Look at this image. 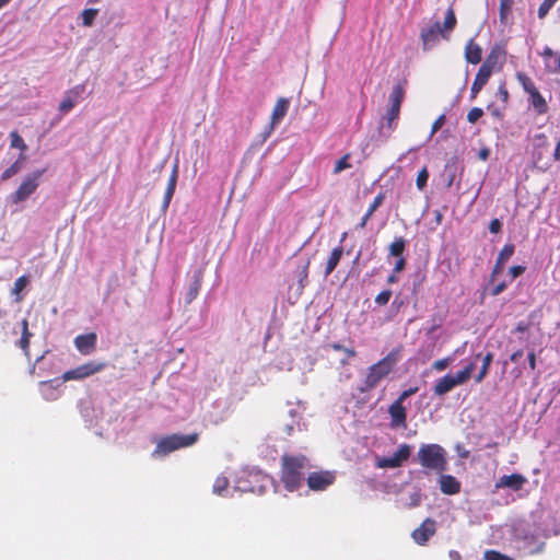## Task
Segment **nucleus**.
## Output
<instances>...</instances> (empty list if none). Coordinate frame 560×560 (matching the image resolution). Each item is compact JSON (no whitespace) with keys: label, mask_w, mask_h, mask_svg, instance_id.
<instances>
[{"label":"nucleus","mask_w":560,"mask_h":560,"mask_svg":"<svg viewBox=\"0 0 560 560\" xmlns=\"http://www.w3.org/2000/svg\"><path fill=\"white\" fill-rule=\"evenodd\" d=\"M308 467V459L304 455H283L281 457V482L288 491L301 488L304 481V469Z\"/></svg>","instance_id":"1"},{"label":"nucleus","mask_w":560,"mask_h":560,"mask_svg":"<svg viewBox=\"0 0 560 560\" xmlns=\"http://www.w3.org/2000/svg\"><path fill=\"white\" fill-rule=\"evenodd\" d=\"M400 354L401 346L394 348L384 358L372 364L368 369L361 392L375 388L385 377H387L400 360Z\"/></svg>","instance_id":"2"},{"label":"nucleus","mask_w":560,"mask_h":560,"mask_svg":"<svg viewBox=\"0 0 560 560\" xmlns=\"http://www.w3.org/2000/svg\"><path fill=\"white\" fill-rule=\"evenodd\" d=\"M417 460L422 468L436 474H442L447 469V453L440 444H421L417 453Z\"/></svg>","instance_id":"3"},{"label":"nucleus","mask_w":560,"mask_h":560,"mask_svg":"<svg viewBox=\"0 0 560 560\" xmlns=\"http://www.w3.org/2000/svg\"><path fill=\"white\" fill-rule=\"evenodd\" d=\"M199 439L198 433L191 434H171L162 438L152 452L153 457H162L179 448L194 445Z\"/></svg>","instance_id":"4"},{"label":"nucleus","mask_w":560,"mask_h":560,"mask_svg":"<svg viewBox=\"0 0 560 560\" xmlns=\"http://www.w3.org/2000/svg\"><path fill=\"white\" fill-rule=\"evenodd\" d=\"M515 78L528 95V103L537 115H545L549 110L546 98L540 94L534 80L523 71H517Z\"/></svg>","instance_id":"5"},{"label":"nucleus","mask_w":560,"mask_h":560,"mask_svg":"<svg viewBox=\"0 0 560 560\" xmlns=\"http://www.w3.org/2000/svg\"><path fill=\"white\" fill-rule=\"evenodd\" d=\"M45 172L46 170L42 168L27 174L18 189L10 195V201L18 205L27 200L39 187L40 179Z\"/></svg>","instance_id":"6"},{"label":"nucleus","mask_w":560,"mask_h":560,"mask_svg":"<svg viewBox=\"0 0 560 560\" xmlns=\"http://www.w3.org/2000/svg\"><path fill=\"white\" fill-rule=\"evenodd\" d=\"M106 368V363L104 362H96V361H89L86 363H83L74 369L66 371L61 375L62 382H69V381H81L86 377H90L96 373H100Z\"/></svg>","instance_id":"7"},{"label":"nucleus","mask_w":560,"mask_h":560,"mask_svg":"<svg viewBox=\"0 0 560 560\" xmlns=\"http://www.w3.org/2000/svg\"><path fill=\"white\" fill-rule=\"evenodd\" d=\"M405 98V89L401 83H397L389 95V107L386 112L385 119L387 127L394 129V122L399 118L400 107Z\"/></svg>","instance_id":"8"},{"label":"nucleus","mask_w":560,"mask_h":560,"mask_svg":"<svg viewBox=\"0 0 560 560\" xmlns=\"http://www.w3.org/2000/svg\"><path fill=\"white\" fill-rule=\"evenodd\" d=\"M336 480V475L329 470H319L311 472L306 478V483L312 491H325Z\"/></svg>","instance_id":"9"},{"label":"nucleus","mask_w":560,"mask_h":560,"mask_svg":"<svg viewBox=\"0 0 560 560\" xmlns=\"http://www.w3.org/2000/svg\"><path fill=\"white\" fill-rule=\"evenodd\" d=\"M440 36L448 39V35L443 33L439 22H435L429 27L422 28L420 33V38L422 42L423 50H429L433 46H435L440 40Z\"/></svg>","instance_id":"10"},{"label":"nucleus","mask_w":560,"mask_h":560,"mask_svg":"<svg viewBox=\"0 0 560 560\" xmlns=\"http://www.w3.org/2000/svg\"><path fill=\"white\" fill-rule=\"evenodd\" d=\"M435 532L436 522L433 518L428 517L411 533V537L416 544L423 546L432 536H434Z\"/></svg>","instance_id":"11"},{"label":"nucleus","mask_w":560,"mask_h":560,"mask_svg":"<svg viewBox=\"0 0 560 560\" xmlns=\"http://www.w3.org/2000/svg\"><path fill=\"white\" fill-rule=\"evenodd\" d=\"M505 55L506 52L501 46L494 45L490 49L481 67L489 69L492 72H498L502 69L505 62Z\"/></svg>","instance_id":"12"},{"label":"nucleus","mask_w":560,"mask_h":560,"mask_svg":"<svg viewBox=\"0 0 560 560\" xmlns=\"http://www.w3.org/2000/svg\"><path fill=\"white\" fill-rule=\"evenodd\" d=\"M85 91L84 84H78L65 93L62 101L59 104V110L63 114L69 113L81 98Z\"/></svg>","instance_id":"13"},{"label":"nucleus","mask_w":560,"mask_h":560,"mask_svg":"<svg viewBox=\"0 0 560 560\" xmlns=\"http://www.w3.org/2000/svg\"><path fill=\"white\" fill-rule=\"evenodd\" d=\"M97 336L95 332L79 335L74 338V346L81 354H90L95 350Z\"/></svg>","instance_id":"14"},{"label":"nucleus","mask_w":560,"mask_h":560,"mask_svg":"<svg viewBox=\"0 0 560 560\" xmlns=\"http://www.w3.org/2000/svg\"><path fill=\"white\" fill-rule=\"evenodd\" d=\"M388 413L390 417L392 428H405L407 421V411L404 405L399 401H394L389 408Z\"/></svg>","instance_id":"15"},{"label":"nucleus","mask_w":560,"mask_h":560,"mask_svg":"<svg viewBox=\"0 0 560 560\" xmlns=\"http://www.w3.org/2000/svg\"><path fill=\"white\" fill-rule=\"evenodd\" d=\"M439 475V486L442 493L447 495H455L460 492L462 483L456 477L452 475H445L443 472Z\"/></svg>","instance_id":"16"},{"label":"nucleus","mask_w":560,"mask_h":560,"mask_svg":"<svg viewBox=\"0 0 560 560\" xmlns=\"http://www.w3.org/2000/svg\"><path fill=\"white\" fill-rule=\"evenodd\" d=\"M515 247L513 244H505L500 250L494 267L490 275V281H494L495 278L503 271L504 262L509 260L514 254Z\"/></svg>","instance_id":"17"},{"label":"nucleus","mask_w":560,"mask_h":560,"mask_svg":"<svg viewBox=\"0 0 560 560\" xmlns=\"http://www.w3.org/2000/svg\"><path fill=\"white\" fill-rule=\"evenodd\" d=\"M526 482V478L521 474L504 475L497 483V488H511L515 491L521 490Z\"/></svg>","instance_id":"18"},{"label":"nucleus","mask_w":560,"mask_h":560,"mask_svg":"<svg viewBox=\"0 0 560 560\" xmlns=\"http://www.w3.org/2000/svg\"><path fill=\"white\" fill-rule=\"evenodd\" d=\"M465 60L471 65H478L482 60V48L472 38L465 46Z\"/></svg>","instance_id":"19"},{"label":"nucleus","mask_w":560,"mask_h":560,"mask_svg":"<svg viewBox=\"0 0 560 560\" xmlns=\"http://www.w3.org/2000/svg\"><path fill=\"white\" fill-rule=\"evenodd\" d=\"M32 337L33 334L28 329V320L26 318H23L21 320V338L18 341L16 346L21 348V350L28 359L31 357L30 342Z\"/></svg>","instance_id":"20"},{"label":"nucleus","mask_w":560,"mask_h":560,"mask_svg":"<svg viewBox=\"0 0 560 560\" xmlns=\"http://www.w3.org/2000/svg\"><path fill=\"white\" fill-rule=\"evenodd\" d=\"M290 106V102L285 97H280L277 100L276 105L272 109L271 114V126L278 125L287 115Z\"/></svg>","instance_id":"21"},{"label":"nucleus","mask_w":560,"mask_h":560,"mask_svg":"<svg viewBox=\"0 0 560 560\" xmlns=\"http://www.w3.org/2000/svg\"><path fill=\"white\" fill-rule=\"evenodd\" d=\"M454 387H456V384L453 381V374L448 373L438 380L435 385L433 386V393L435 396H444L445 394L450 393Z\"/></svg>","instance_id":"22"},{"label":"nucleus","mask_w":560,"mask_h":560,"mask_svg":"<svg viewBox=\"0 0 560 560\" xmlns=\"http://www.w3.org/2000/svg\"><path fill=\"white\" fill-rule=\"evenodd\" d=\"M342 255H343L342 246H337L331 250V253L327 259L326 267H325V276H329L336 269Z\"/></svg>","instance_id":"23"},{"label":"nucleus","mask_w":560,"mask_h":560,"mask_svg":"<svg viewBox=\"0 0 560 560\" xmlns=\"http://www.w3.org/2000/svg\"><path fill=\"white\" fill-rule=\"evenodd\" d=\"M475 368L476 363L469 362L463 370L458 371L455 375H453V381L456 384V386L467 383L471 377Z\"/></svg>","instance_id":"24"},{"label":"nucleus","mask_w":560,"mask_h":560,"mask_svg":"<svg viewBox=\"0 0 560 560\" xmlns=\"http://www.w3.org/2000/svg\"><path fill=\"white\" fill-rule=\"evenodd\" d=\"M407 246V241L402 237H396L388 246V256L389 257H402L404 252Z\"/></svg>","instance_id":"25"},{"label":"nucleus","mask_w":560,"mask_h":560,"mask_svg":"<svg viewBox=\"0 0 560 560\" xmlns=\"http://www.w3.org/2000/svg\"><path fill=\"white\" fill-rule=\"evenodd\" d=\"M201 283H202V276H201V272L198 271L195 275L191 284L189 285V289H188V292L186 295L187 303L192 302L197 298V295L199 294L200 288H201Z\"/></svg>","instance_id":"26"},{"label":"nucleus","mask_w":560,"mask_h":560,"mask_svg":"<svg viewBox=\"0 0 560 560\" xmlns=\"http://www.w3.org/2000/svg\"><path fill=\"white\" fill-rule=\"evenodd\" d=\"M493 361V353L488 352L482 358V364L477 375H475V382L481 383L489 373L490 365Z\"/></svg>","instance_id":"27"},{"label":"nucleus","mask_w":560,"mask_h":560,"mask_svg":"<svg viewBox=\"0 0 560 560\" xmlns=\"http://www.w3.org/2000/svg\"><path fill=\"white\" fill-rule=\"evenodd\" d=\"M24 161L25 155L20 154L19 159L1 174V180L5 182L16 175L22 170Z\"/></svg>","instance_id":"28"},{"label":"nucleus","mask_w":560,"mask_h":560,"mask_svg":"<svg viewBox=\"0 0 560 560\" xmlns=\"http://www.w3.org/2000/svg\"><path fill=\"white\" fill-rule=\"evenodd\" d=\"M457 20L452 8H448L445 14L444 23L441 30L444 34L452 32L456 26Z\"/></svg>","instance_id":"29"},{"label":"nucleus","mask_w":560,"mask_h":560,"mask_svg":"<svg viewBox=\"0 0 560 560\" xmlns=\"http://www.w3.org/2000/svg\"><path fill=\"white\" fill-rule=\"evenodd\" d=\"M308 267H310V259H306L298 265L296 268V277L299 278V282L301 287H304V282L307 280L308 277Z\"/></svg>","instance_id":"30"},{"label":"nucleus","mask_w":560,"mask_h":560,"mask_svg":"<svg viewBox=\"0 0 560 560\" xmlns=\"http://www.w3.org/2000/svg\"><path fill=\"white\" fill-rule=\"evenodd\" d=\"M492 73L493 72L491 70L486 69V68L480 66V68L478 69V72H477L474 81L476 83L485 86L488 83V81H489L490 77L492 75Z\"/></svg>","instance_id":"31"},{"label":"nucleus","mask_w":560,"mask_h":560,"mask_svg":"<svg viewBox=\"0 0 560 560\" xmlns=\"http://www.w3.org/2000/svg\"><path fill=\"white\" fill-rule=\"evenodd\" d=\"M533 164L535 168L541 172H546L551 166L548 161H542L541 153L537 151H535L533 154Z\"/></svg>","instance_id":"32"},{"label":"nucleus","mask_w":560,"mask_h":560,"mask_svg":"<svg viewBox=\"0 0 560 560\" xmlns=\"http://www.w3.org/2000/svg\"><path fill=\"white\" fill-rule=\"evenodd\" d=\"M497 96L501 100L503 104V109H505L510 100V93L504 81L499 84Z\"/></svg>","instance_id":"33"},{"label":"nucleus","mask_w":560,"mask_h":560,"mask_svg":"<svg viewBox=\"0 0 560 560\" xmlns=\"http://www.w3.org/2000/svg\"><path fill=\"white\" fill-rule=\"evenodd\" d=\"M411 454V446L409 444H400L398 450L395 452V456L400 459V462H406Z\"/></svg>","instance_id":"34"},{"label":"nucleus","mask_w":560,"mask_h":560,"mask_svg":"<svg viewBox=\"0 0 560 560\" xmlns=\"http://www.w3.org/2000/svg\"><path fill=\"white\" fill-rule=\"evenodd\" d=\"M556 2L557 0H544L538 8V18L540 20L545 19Z\"/></svg>","instance_id":"35"},{"label":"nucleus","mask_w":560,"mask_h":560,"mask_svg":"<svg viewBox=\"0 0 560 560\" xmlns=\"http://www.w3.org/2000/svg\"><path fill=\"white\" fill-rule=\"evenodd\" d=\"M98 13L97 9H85L82 12V22L85 26H91Z\"/></svg>","instance_id":"36"},{"label":"nucleus","mask_w":560,"mask_h":560,"mask_svg":"<svg viewBox=\"0 0 560 560\" xmlns=\"http://www.w3.org/2000/svg\"><path fill=\"white\" fill-rule=\"evenodd\" d=\"M350 153L345 154L342 158H340L334 167V174H339L343 170L350 168L351 164L349 163Z\"/></svg>","instance_id":"37"},{"label":"nucleus","mask_w":560,"mask_h":560,"mask_svg":"<svg viewBox=\"0 0 560 560\" xmlns=\"http://www.w3.org/2000/svg\"><path fill=\"white\" fill-rule=\"evenodd\" d=\"M10 138H11V147L12 148H18L22 152L27 149L23 138L16 131H12L10 133Z\"/></svg>","instance_id":"38"},{"label":"nucleus","mask_w":560,"mask_h":560,"mask_svg":"<svg viewBox=\"0 0 560 560\" xmlns=\"http://www.w3.org/2000/svg\"><path fill=\"white\" fill-rule=\"evenodd\" d=\"M429 178L428 168L424 166L417 175L416 185L419 190H423L427 186V182Z\"/></svg>","instance_id":"39"},{"label":"nucleus","mask_w":560,"mask_h":560,"mask_svg":"<svg viewBox=\"0 0 560 560\" xmlns=\"http://www.w3.org/2000/svg\"><path fill=\"white\" fill-rule=\"evenodd\" d=\"M229 487V480L226 477L220 476L215 479L213 483V491L218 494H221Z\"/></svg>","instance_id":"40"},{"label":"nucleus","mask_w":560,"mask_h":560,"mask_svg":"<svg viewBox=\"0 0 560 560\" xmlns=\"http://www.w3.org/2000/svg\"><path fill=\"white\" fill-rule=\"evenodd\" d=\"M513 0H500V19L503 21L511 13Z\"/></svg>","instance_id":"41"},{"label":"nucleus","mask_w":560,"mask_h":560,"mask_svg":"<svg viewBox=\"0 0 560 560\" xmlns=\"http://www.w3.org/2000/svg\"><path fill=\"white\" fill-rule=\"evenodd\" d=\"M392 291L390 290H383L382 292H380L376 296H375V303L380 306H384L386 305L390 298H392Z\"/></svg>","instance_id":"42"},{"label":"nucleus","mask_w":560,"mask_h":560,"mask_svg":"<svg viewBox=\"0 0 560 560\" xmlns=\"http://www.w3.org/2000/svg\"><path fill=\"white\" fill-rule=\"evenodd\" d=\"M483 115V110L480 107H472L467 114V120L470 124L477 122Z\"/></svg>","instance_id":"43"},{"label":"nucleus","mask_w":560,"mask_h":560,"mask_svg":"<svg viewBox=\"0 0 560 560\" xmlns=\"http://www.w3.org/2000/svg\"><path fill=\"white\" fill-rule=\"evenodd\" d=\"M384 199H385V192H380L374 198V200L370 205V207H369L366 212L370 213L371 215H373V213L377 210V208L383 203Z\"/></svg>","instance_id":"44"},{"label":"nucleus","mask_w":560,"mask_h":560,"mask_svg":"<svg viewBox=\"0 0 560 560\" xmlns=\"http://www.w3.org/2000/svg\"><path fill=\"white\" fill-rule=\"evenodd\" d=\"M485 560H512L510 557L500 553L495 550H487L485 552Z\"/></svg>","instance_id":"45"},{"label":"nucleus","mask_w":560,"mask_h":560,"mask_svg":"<svg viewBox=\"0 0 560 560\" xmlns=\"http://www.w3.org/2000/svg\"><path fill=\"white\" fill-rule=\"evenodd\" d=\"M446 117L444 114L440 115L432 124L431 126V132L430 136H433L445 124Z\"/></svg>","instance_id":"46"},{"label":"nucleus","mask_w":560,"mask_h":560,"mask_svg":"<svg viewBox=\"0 0 560 560\" xmlns=\"http://www.w3.org/2000/svg\"><path fill=\"white\" fill-rule=\"evenodd\" d=\"M378 468H397L392 457H382L377 460Z\"/></svg>","instance_id":"47"},{"label":"nucleus","mask_w":560,"mask_h":560,"mask_svg":"<svg viewBox=\"0 0 560 560\" xmlns=\"http://www.w3.org/2000/svg\"><path fill=\"white\" fill-rule=\"evenodd\" d=\"M26 284H27V278L25 276L18 278L14 282L13 292L14 293L21 292L22 290H24Z\"/></svg>","instance_id":"48"},{"label":"nucleus","mask_w":560,"mask_h":560,"mask_svg":"<svg viewBox=\"0 0 560 560\" xmlns=\"http://www.w3.org/2000/svg\"><path fill=\"white\" fill-rule=\"evenodd\" d=\"M418 389H419V388H418L417 386H415V387H410V388H408V389L404 390V392L399 395V397L396 399V401H399V402H401V404H402V402H404V400H406L408 397H410V396L415 395V394L418 392Z\"/></svg>","instance_id":"49"},{"label":"nucleus","mask_w":560,"mask_h":560,"mask_svg":"<svg viewBox=\"0 0 560 560\" xmlns=\"http://www.w3.org/2000/svg\"><path fill=\"white\" fill-rule=\"evenodd\" d=\"M177 177H178V173H177V166H175L173 168V172L168 178V183H167V189H173L175 190L176 189V184H177Z\"/></svg>","instance_id":"50"},{"label":"nucleus","mask_w":560,"mask_h":560,"mask_svg":"<svg viewBox=\"0 0 560 560\" xmlns=\"http://www.w3.org/2000/svg\"><path fill=\"white\" fill-rule=\"evenodd\" d=\"M450 365V360L447 358L440 359L433 362V369L438 371H444Z\"/></svg>","instance_id":"51"},{"label":"nucleus","mask_w":560,"mask_h":560,"mask_svg":"<svg viewBox=\"0 0 560 560\" xmlns=\"http://www.w3.org/2000/svg\"><path fill=\"white\" fill-rule=\"evenodd\" d=\"M526 268L524 266L517 265L510 268L509 272L512 276V279H515L525 272Z\"/></svg>","instance_id":"52"},{"label":"nucleus","mask_w":560,"mask_h":560,"mask_svg":"<svg viewBox=\"0 0 560 560\" xmlns=\"http://www.w3.org/2000/svg\"><path fill=\"white\" fill-rule=\"evenodd\" d=\"M527 361H528V366L532 371H535L536 368H537V357H536V353L534 350L529 351L527 353Z\"/></svg>","instance_id":"53"},{"label":"nucleus","mask_w":560,"mask_h":560,"mask_svg":"<svg viewBox=\"0 0 560 560\" xmlns=\"http://www.w3.org/2000/svg\"><path fill=\"white\" fill-rule=\"evenodd\" d=\"M501 229H502V223L500 222L499 219H493V220L490 221L489 231L491 233L497 234V233H499L501 231Z\"/></svg>","instance_id":"54"},{"label":"nucleus","mask_w":560,"mask_h":560,"mask_svg":"<svg viewBox=\"0 0 560 560\" xmlns=\"http://www.w3.org/2000/svg\"><path fill=\"white\" fill-rule=\"evenodd\" d=\"M174 192H175V190L166 188L165 194H164V199H163V209L164 210H166L168 208L170 202L174 196Z\"/></svg>","instance_id":"55"},{"label":"nucleus","mask_w":560,"mask_h":560,"mask_svg":"<svg viewBox=\"0 0 560 560\" xmlns=\"http://www.w3.org/2000/svg\"><path fill=\"white\" fill-rule=\"evenodd\" d=\"M406 267V258L402 256V257H398L395 265H394V272H400L405 269Z\"/></svg>","instance_id":"56"},{"label":"nucleus","mask_w":560,"mask_h":560,"mask_svg":"<svg viewBox=\"0 0 560 560\" xmlns=\"http://www.w3.org/2000/svg\"><path fill=\"white\" fill-rule=\"evenodd\" d=\"M482 89H483L482 85H480L474 81L471 84V88H470V100L471 101L475 100Z\"/></svg>","instance_id":"57"},{"label":"nucleus","mask_w":560,"mask_h":560,"mask_svg":"<svg viewBox=\"0 0 560 560\" xmlns=\"http://www.w3.org/2000/svg\"><path fill=\"white\" fill-rule=\"evenodd\" d=\"M505 289H506V283L500 282L492 288L491 295L497 296V295L501 294Z\"/></svg>","instance_id":"58"},{"label":"nucleus","mask_w":560,"mask_h":560,"mask_svg":"<svg viewBox=\"0 0 560 560\" xmlns=\"http://www.w3.org/2000/svg\"><path fill=\"white\" fill-rule=\"evenodd\" d=\"M488 108L491 110V115L494 118H497L499 120L503 118V116H504L503 112L505 110V109H503V107L502 108H498V107L489 106Z\"/></svg>","instance_id":"59"},{"label":"nucleus","mask_w":560,"mask_h":560,"mask_svg":"<svg viewBox=\"0 0 560 560\" xmlns=\"http://www.w3.org/2000/svg\"><path fill=\"white\" fill-rule=\"evenodd\" d=\"M524 352L522 349H518L516 351H514L511 355H510V360L512 362H516L518 359H521L523 357Z\"/></svg>","instance_id":"60"},{"label":"nucleus","mask_w":560,"mask_h":560,"mask_svg":"<svg viewBox=\"0 0 560 560\" xmlns=\"http://www.w3.org/2000/svg\"><path fill=\"white\" fill-rule=\"evenodd\" d=\"M371 217H372V215H371L370 213H368V212H366V213L363 215V218L361 219V222L359 223V225H358V226H359L360 229H364V228L366 226V223H368V221L370 220V218H371Z\"/></svg>","instance_id":"61"},{"label":"nucleus","mask_w":560,"mask_h":560,"mask_svg":"<svg viewBox=\"0 0 560 560\" xmlns=\"http://www.w3.org/2000/svg\"><path fill=\"white\" fill-rule=\"evenodd\" d=\"M328 347L335 351H343V349H345V346H342L338 342L329 343Z\"/></svg>","instance_id":"62"},{"label":"nucleus","mask_w":560,"mask_h":560,"mask_svg":"<svg viewBox=\"0 0 560 560\" xmlns=\"http://www.w3.org/2000/svg\"><path fill=\"white\" fill-rule=\"evenodd\" d=\"M448 557L451 560H460L462 559L460 553L456 550H451L448 552Z\"/></svg>","instance_id":"63"},{"label":"nucleus","mask_w":560,"mask_h":560,"mask_svg":"<svg viewBox=\"0 0 560 560\" xmlns=\"http://www.w3.org/2000/svg\"><path fill=\"white\" fill-rule=\"evenodd\" d=\"M348 358H354L357 355V351L353 348H347L345 347L343 351Z\"/></svg>","instance_id":"64"}]
</instances>
